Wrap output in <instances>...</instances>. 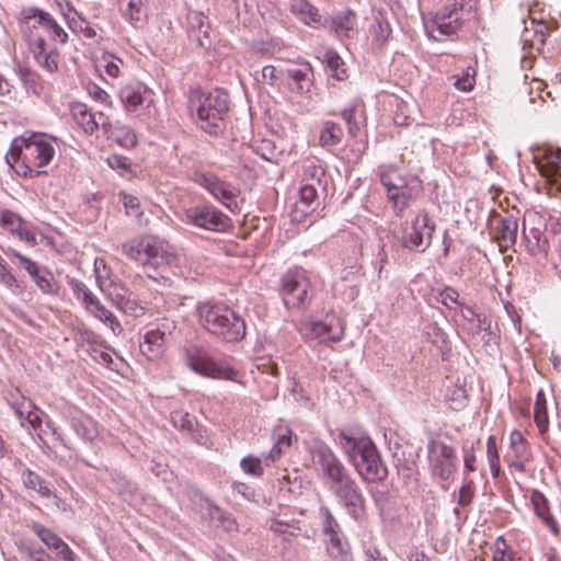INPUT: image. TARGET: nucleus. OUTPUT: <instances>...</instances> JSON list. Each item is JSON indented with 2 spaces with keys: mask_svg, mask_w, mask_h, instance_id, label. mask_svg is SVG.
<instances>
[{
  "mask_svg": "<svg viewBox=\"0 0 561 561\" xmlns=\"http://www.w3.org/2000/svg\"><path fill=\"white\" fill-rule=\"evenodd\" d=\"M42 21L44 23L45 33L48 34L53 41H59L61 44L67 43V33L49 13H47V18H42Z\"/></svg>",
  "mask_w": 561,
  "mask_h": 561,
  "instance_id": "obj_49",
  "label": "nucleus"
},
{
  "mask_svg": "<svg viewBox=\"0 0 561 561\" xmlns=\"http://www.w3.org/2000/svg\"><path fill=\"white\" fill-rule=\"evenodd\" d=\"M270 529L274 533L288 535V536H298L301 531V528L295 520H283V519H274L270 524Z\"/></svg>",
  "mask_w": 561,
  "mask_h": 561,
  "instance_id": "obj_51",
  "label": "nucleus"
},
{
  "mask_svg": "<svg viewBox=\"0 0 561 561\" xmlns=\"http://www.w3.org/2000/svg\"><path fill=\"white\" fill-rule=\"evenodd\" d=\"M522 239L530 255L547 257L550 248V240L546 231H542L539 228H530L527 230L524 225Z\"/></svg>",
  "mask_w": 561,
  "mask_h": 561,
  "instance_id": "obj_19",
  "label": "nucleus"
},
{
  "mask_svg": "<svg viewBox=\"0 0 561 561\" xmlns=\"http://www.w3.org/2000/svg\"><path fill=\"white\" fill-rule=\"evenodd\" d=\"M304 180H306L308 176L310 178V183H317L318 185L321 184V176L324 175V170L321 167H318L313 163L306 164L304 167Z\"/></svg>",
  "mask_w": 561,
  "mask_h": 561,
  "instance_id": "obj_64",
  "label": "nucleus"
},
{
  "mask_svg": "<svg viewBox=\"0 0 561 561\" xmlns=\"http://www.w3.org/2000/svg\"><path fill=\"white\" fill-rule=\"evenodd\" d=\"M324 61L332 71V76L337 80H344L346 75L345 64L343 59L334 50H328L324 54Z\"/></svg>",
  "mask_w": 561,
  "mask_h": 561,
  "instance_id": "obj_46",
  "label": "nucleus"
},
{
  "mask_svg": "<svg viewBox=\"0 0 561 561\" xmlns=\"http://www.w3.org/2000/svg\"><path fill=\"white\" fill-rule=\"evenodd\" d=\"M21 478L25 488L36 491L43 497H51L53 490L49 484L36 472L24 469Z\"/></svg>",
  "mask_w": 561,
  "mask_h": 561,
  "instance_id": "obj_32",
  "label": "nucleus"
},
{
  "mask_svg": "<svg viewBox=\"0 0 561 561\" xmlns=\"http://www.w3.org/2000/svg\"><path fill=\"white\" fill-rule=\"evenodd\" d=\"M55 149L45 134H31L13 139L5 154L8 164H19L16 172L26 178L45 174L41 168L47 165L54 158Z\"/></svg>",
  "mask_w": 561,
  "mask_h": 561,
  "instance_id": "obj_1",
  "label": "nucleus"
},
{
  "mask_svg": "<svg viewBox=\"0 0 561 561\" xmlns=\"http://www.w3.org/2000/svg\"><path fill=\"white\" fill-rule=\"evenodd\" d=\"M355 470L363 481L367 483H381L388 477V468L381 460L380 454H377L368 461H363Z\"/></svg>",
  "mask_w": 561,
  "mask_h": 561,
  "instance_id": "obj_20",
  "label": "nucleus"
},
{
  "mask_svg": "<svg viewBox=\"0 0 561 561\" xmlns=\"http://www.w3.org/2000/svg\"><path fill=\"white\" fill-rule=\"evenodd\" d=\"M317 186L314 183H305L299 188V201L296 204L297 210L308 214L314 210L317 199Z\"/></svg>",
  "mask_w": 561,
  "mask_h": 561,
  "instance_id": "obj_35",
  "label": "nucleus"
},
{
  "mask_svg": "<svg viewBox=\"0 0 561 561\" xmlns=\"http://www.w3.org/2000/svg\"><path fill=\"white\" fill-rule=\"evenodd\" d=\"M123 253L130 260L140 263L149 278L163 277L162 271L173 259L168 244L154 236L133 239L122 247Z\"/></svg>",
  "mask_w": 561,
  "mask_h": 561,
  "instance_id": "obj_4",
  "label": "nucleus"
},
{
  "mask_svg": "<svg viewBox=\"0 0 561 561\" xmlns=\"http://www.w3.org/2000/svg\"><path fill=\"white\" fill-rule=\"evenodd\" d=\"M435 224L431 221L428 213L421 210L412 220L411 231L400 239V245L409 251L425 252L432 244Z\"/></svg>",
  "mask_w": 561,
  "mask_h": 561,
  "instance_id": "obj_10",
  "label": "nucleus"
},
{
  "mask_svg": "<svg viewBox=\"0 0 561 561\" xmlns=\"http://www.w3.org/2000/svg\"><path fill=\"white\" fill-rule=\"evenodd\" d=\"M42 18H47V12L35 7L25 8L20 14V33L27 44L31 53L41 54L43 45L46 44L44 39L45 28Z\"/></svg>",
  "mask_w": 561,
  "mask_h": 561,
  "instance_id": "obj_8",
  "label": "nucleus"
},
{
  "mask_svg": "<svg viewBox=\"0 0 561 561\" xmlns=\"http://www.w3.org/2000/svg\"><path fill=\"white\" fill-rule=\"evenodd\" d=\"M341 116L343 117V119L345 121V123L347 125V131H348L350 136L355 138L359 131V125L355 119V106L344 108L341 112Z\"/></svg>",
  "mask_w": 561,
  "mask_h": 561,
  "instance_id": "obj_58",
  "label": "nucleus"
},
{
  "mask_svg": "<svg viewBox=\"0 0 561 561\" xmlns=\"http://www.w3.org/2000/svg\"><path fill=\"white\" fill-rule=\"evenodd\" d=\"M31 277L43 294H57L59 289L58 283L48 268L39 266Z\"/></svg>",
  "mask_w": 561,
  "mask_h": 561,
  "instance_id": "obj_34",
  "label": "nucleus"
},
{
  "mask_svg": "<svg viewBox=\"0 0 561 561\" xmlns=\"http://www.w3.org/2000/svg\"><path fill=\"white\" fill-rule=\"evenodd\" d=\"M438 301H440L448 309H453L450 304L456 305L457 308H454L455 311L460 309V305H463L459 301V293L451 287H446L439 293Z\"/></svg>",
  "mask_w": 561,
  "mask_h": 561,
  "instance_id": "obj_57",
  "label": "nucleus"
},
{
  "mask_svg": "<svg viewBox=\"0 0 561 561\" xmlns=\"http://www.w3.org/2000/svg\"><path fill=\"white\" fill-rule=\"evenodd\" d=\"M8 402L13 409L16 417L20 420L21 425L25 426L27 415L33 411V409H35L33 401L22 396L19 390H15L14 393H10Z\"/></svg>",
  "mask_w": 561,
  "mask_h": 561,
  "instance_id": "obj_33",
  "label": "nucleus"
},
{
  "mask_svg": "<svg viewBox=\"0 0 561 561\" xmlns=\"http://www.w3.org/2000/svg\"><path fill=\"white\" fill-rule=\"evenodd\" d=\"M37 65L48 71L49 73L55 72L58 69L57 57L58 54L56 48H48L47 44L43 45L41 54L32 53Z\"/></svg>",
  "mask_w": 561,
  "mask_h": 561,
  "instance_id": "obj_43",
  "label": "nucleus"
},
{
  "mask_svg": "<svg viewBox=\"0 0 561 561\" xmlns=\"http://www.w3.org/2000/svg\"><path fill=\"white\" fill-rule=\"evenodd\" d=\"M457 314L460 316L459 325L471 336L479 335L482 331L488 333L490 336L492 333L491 321L486 317H481L471 307L467 305H460V309L456 310Z\"/></svg>",
  "mask_w": 561,
  "mask_h": 561,
  "instance_id": "obj_16",
  "label": "nucleus"
},
{
  "mask_svg": "<svg viewBox=\"0 0 561 561\" xmlns=\"http://www.w3.org/2000/svg\"><path fill=\"white\" fill-rule=\"evenodd\" d=\"M446 400L454 411H459L467 405L468 393L463 385L455 383L446 390Z\"/></svg>",
  "mask_w": 561,
  "mask_h": 561,
  "instance_id": "obj_41",
  "label": "nucleus"
},
{
  "mask_svg": "<svg viewBox=\"0 0 561 561\" xmlns=\"http://www.w3.org/2000/svg\"><path fill=\"white\" fill-rule=\"evenodd\" d=\"M434 23L440 34L455 35L461 27V16H456L455 12H445L442 10L436 14Z\"/></svg>",
  "mask_w": 561,
  "mask_h": 561,
  "instance_id": "obj_30",
  "label": "nucleus"
},
{
  "mask_svg": "<svg viewBox=\"0 0 561 561\" xmlns=\"http://www.w3.org/2000/svg\"><path fill=\"white\" fill-rule=\"evenodd\" d=\"M123 204L126 209V214L130 217L139 219L142 215L140 210V204L137 197L131 195H124Z\"/></svg>",
  "mask_w": 561,
  "mask_h": 561,
  "instance_id": "obj_62",
  "label": "nucleus"
},
{
  "mask_svg": "<svg viewBox=\"0 0 561 561\" xmlns=\"http://www.w3.org/2000/svg\"><path fill=\"white\" fill-rule=\"evenodd\" d=\"M287 78L291 79L295 84V90L302 94L310 91L312 85V69L309 64L299 67L288 68L286 70Z\"/></svg>",
  "mask_w": 561,
  "mask_h": 561,
  "instance_id": "obj_24",
  "label": "nucleus"
},
{
  "mask_svg": "<svg viewBox=\"0 0 561 561\" xmlns=\"http://www.w3.org/2000/svg\"><path fill=\"white\" fill-rule=\"evenodd\" d=\"M185 217L187 222L211 231H225L231 226L230 218L210 205L188 208Z\"/></svg>",
  "mask_w": 561,
  "mask_h": 561,
  "instance_id": "obj_13",
  "label": "nucleus"
},
{
  "mask_svg": "<svg viewBox=\"0 0 561 561\" xmlns=\"http://www.w3.org/2000/svg\"><path fill=\"white\" fill-rule=\"evenodd\" d=\"M85 310L94 318L108 325L111 330L116 334L122 331V325L116 317L105 308V306L95 296L91 301L84 306Z\"/></svg>",
  "mask_w": 561,
  "mask_h": 561,
  "instance_id": "obj_22",
  "label": "nucleus"
},
{
  "mask_svg": "<svg viewBox=\"0 0 561 561\" xmlns=\"http://www.w3.org/2000/svg\"><path fill=\"white\" fill-rule=\"evenodd\" d=\"M474 496V482L470 480L459 489L457 503L459 506L466 507L471 504Z\"/></svg>",
  "mask_w": 561,
  "mask_h": 561,
  "instance_id": "obj_60",
  "label": "nucleus"
},
{
  "mask_svg": "<svg viewBox=\"0 0 561 561\" xmlns=\"http://www.w3.org/2000/svg\"><path fill=\"white\" fill-rule=\"evenodd\" d=\"M290 10L308 25H316L321 22L319 10L307 0H294Z\"/></svg>",
  "mask_w": 561,
  "mask_h": 561,
  "instance_id": "obj_29",
  "label": "nucleus"
},
{
  "mask_svg": "<svg viewBox=\"0 0 561 561\" xmlns=\"http://www.w3.org/2000/svg\"><path fill=\"white\" fill-rule=\"evenodd\" d=\"M341 448L354 468L379 454L374 442L367 436H353L342 431L337 435Z\"/></svg>",
  "mask_w": 561,
  "mask_h": 561,
  "instance_id": "obj_12",
  "label": "nucleus"
},
{
  "mask_svg": "<svg viewBox=\"0 0 561 561\" xmlns=\"http://www.w3.org/2000/svg\"><path fill=\"white\" fill-rule=\"evenodd\" d=\"M199 324L211 335L236 343L244 339L247 325L244 319L225 304L201 302L197 306Z\"/></svg>",
  "mask_w": 561,
  "mask_h": 561,
  "instance_id": "obj_2",
  "label": "nucleus"
},
{
  "mask_svg": "<svg viewBox=\"0 0 561 561\" xmlns=\"http://www.w3.org/2000/svg\"><path fill=\"white\" fill-rule=\"evenodd\" d=\"M327 552L331 561H354L351 546L345 536L328 539Z\"/></svg>",
  "mask_w": 561,
  "mask_h": 561,
  "instance_id": "obj_27",
  "label": "nucleus"
},
{
  "mask_svg": "<svg viewBox=\"0 0 561 561\" xmlns=\"http://www.w3.org/2000/svg\"><path fill=\"white\" fill-rule=\"evenodd\" d=\"M355 20V14L351 11H347L332 19L331 28L334 30V32L339 35L351 37V33L354 32Z\"/></svg>",
  "mask_w": 561,
  "mask_h": 561,
  "instance_id": "obj_42",
  "label": "nucleus"
},
{
  "mask_svg": "<svg viewBox=\"0 0 561 561\" xmlns=\"http://www.w3.org/2000/svg\"><path fill=\"white\" fill-rule=\"evenodd\" d=\"M241 469L253 477H261L263 474V467L261 460L253 456L244 457L240 462Z\"/></svg>",
  "mask_w": 561,
  "mask_h": 561,
  "instance_id": "obj_56",
  "label": "nucleus"
},
{
  "mask_svg": "<svg viewBox=\"0 0 561 561\" xmlns=\"http://www.w3.org/2000/svg\"><path fill=\"white\" fill-rule=\"evenodd\" d=\"M427 449L433 474L442 480H448L456 469L455 448L442 439H432Z\"/></svg>",
  "mask_w": 561,
  "mask_h": 561,
  "instance_id": "obj_11",
  "label": "nucleus"
},
{
  "mask_svg": "<svg viewBox=\"0 0 561 561\" xmlns=\"http://www.w3.org/2000/svg\"><path fill=\"white\" fill-rule=\"evenodd\" d=\"M187 365L197 374L215 379H232L236 371L228 365L216 360L204 347L190 344L185 347Z\"/></svg>",
  "mask_w": 561,
  "mask_h": 561,
  "instance_id": "obj_7",
  "label": "nucleus"
},
{
  "mask_svg": "<svg viewBox=\"0 0 561 561\" xmlns=\"http://www.w3.org/2000/svg\"><path fill=\"white\" fill-rule=\"evenodd\" d=\"M474 75H476L474 70L471 67H468L463 71L461 77H454L455 78L454 85L456 87V89H458L460 91H465V92L471 91L476 83Z\"/></svg>",
  "mask_w": 561,
  "mask_h": 561,
  "instance_id": "obj_55",
  "label": "nucleus"
},
{
  "mask_svg": "<svg viewBox=\"0 0 561 561\" xmlns=\"http://www.w3.org/2000/svg\"><path fill=\"white\" fill-rule=\"evenodd\" d=\"M530 500L536 515L542 519V522L551 529L554 535H558L559 526L549 512L548 501L545 495L541 492L535 490L531 493Z\"/></svg>",
  "mask_w": 561,
  "mask_h": 561,
  "instance_id": "obj_25",
  "label": "nucleus"
},
{
  "mask_svg": "<svg viewBox=\"0 0 561 561\" xmlns=\"http://www.w3.org/2000/svg\"><path fill=\"white\" fill-rule=\"evenodd\" d=\"M71 427L84 442H92L98 436L95 422L90 417H72Z\"/></svg>",
  "mask_w": 561,
  "mask_h": 561,
  "instance_id": "obj_36",
  "label": "nucleus"
},
{
  "mask_svg": "<svg viewBox=\"0 0 561 561\" xmlns=\"http://www.w3.org/2000/svg\"><path fill=\"white\" fill-rule=\"evenodd\" d=\"M534 420L537 424L539 433L543 435L548 431L549 419L547 412L546 396L542 390H540L536 396Z\"/></svg>",
  "mask_w": 561,
  "mask_h": 561,
  "instance_id": "obj_40",
  "label": "nucleus"
},
{
  "mask_svg": "<svg viewBox=\"0 0 561 561\" xmlns=\"http://www.w3.org/2000/svg\"><path fill=\"white\" fill-rule=\"evenodd\" d=\"M490 229L493 239L502 250L510 249L516 243L518 220L515 216L494 213L490 220Z\"/></svg>",
  "mask_w": 561,
  "mask_h": 561,
  "instance_id": "obj_14",
  "label": "nucleus"
},
{
  "mask_svg": "<svg viewBox=\"0 0 561 561\" xmlns=\"http://www.w3.org/2000/svg\"><path fill=\"white\" fill-rule=\"evenodd\" d=\"M328 489L344 505L347 514L354 519H359L365 513V497L350 473L329 485Z\"/></svg>",
  "mask_w": 561,
  "mask_h": 561,
  "instance_id": "obj_9",
  "label": "nucleus"
},
{
  "mask_svg": "<svg viewBox=\"0 0 561 561\" xmlns=\"http://www.w3.org/2000/svg\"><path fill=\"white\" fill-rule=\"evenodd\" d=\"M373 34L379 46H382L391 35L389 22L383 19H377L376 24L373 27Z\"/></svg>",
  "mask_w": 561,
  "mask_h": 561,
  "instance_id": "obj_54",
  "label": "nucleus"
},
{
  "mask_svg": "<svg viewBox=\"0 0 561 561\" xmlns=\"http://www.w3.org/2000/svg\"><path fill=\"white\" fill-rule=\"evenodd\" d=\"M68 26L73 32L82 33L87 38H94L96 36L94 28L81 16L68 18Z\"/></svg>",
  "mask_w": 561,
  "mask_h": 561,
  "instance_id": "obj_53",
  "label": "nucleus"
},
{
  "mask_svg": "<svg viewBox=\"0 0 561 561\" xmlns=\"http://www.w3.org/2000/svg\"><path fill=\"white\" fill-rule=\"evenodd\" d=\"M0 222L3 229L12 234H18L25 221L16 214L10 210H3L1 213Z\"/></svg>",
  "mask_w": 561,
  "mask_h": 561,
  "instance_id": "obj_50",
  "label": "nucleus"
},
{
  "mask_svg": "<svg viewBox=\"0 0 561 561\" xmlns=\"http://www.w3.org/2000/svg\"><path fill=\"white\" fill-rule=\"evenodd\" d=\"M147 88L142 85L124 87L119 91V99L128 112H136L145 102Z\"/></svg>",
  "mask_w": 561,
  "mask_h": 561,
  "instance_id": "obj_28",
  "label": "nucleus"
},
{
  "mask_svg": "<svg viewBox=\"0 0 561 561\" xmlns=\"http://www.w3.org/2000/svg\"><path fill=\"white\" fill-rule=\"evenodd\" d=\"M67 283L72 290L73 296L82 302L83 306H85L89 301H91L95 295L88 288V286L77 279V278H67Z\"/></svg>",
  "mask_w": 561,
  "mask_h": 561,
  "instance_id": "obj_48",
  "label": "nucleus"
},
{
  "mask_svg": "<svg viewBox=\"0 0 561 561\" xmlns=\"http://www.w3.org/2000/svg\"><path fill=\"white\" fill-rule=\"evenodd\" d=\"M424 334L439 350L448 348V336L436 323H428L424 328Z\"/></svg>",
  "mask_w": 561,
  "mask_h": 561,
  "instance_id": "obj_47",
  "label": "nucleus"
},
{
  "mask_svg": "<svg viewBox=\"0 0 561 561\" xmlns=\"http://www.w3.org/2000/svg\"><path fill=\"white\" fill-rule=\"evenodd\" d=\"M310 456L318 477L327 488L348 473L332 448L322 440L318 439L312 443Z\"/></svg>",
  "mask_w": 561,
  "mask_h": 561,
  "instance_id": "obj_6",
  "label": "nucleus"
},
{
  "mask_svg": "<svg viewBox=\"0 0 561 561\" xmlns=\"http://www.w3.org/2000/svg\"><path fill=\"white\" fill-rule=\"evenodd\" d=\"M188 104L191 114L202 130L215 136L222 131L224 118L229 111V96L226 91H195L191 94Z\"/></svg>",
  "mask_w": 561,
  "mask_h": 561,
  "instance_id": "obj_3",
  "label": "nucleus"
},
{
  "mask_svg": "<svg viewBox=\"0 0 561 561\" xmlns=\"http://www.w3.org/2000/svg\"><path fill=\"white\" fill-rule=\"evenodd\" d=\"M119 11L123 18L134 27H138L142 22V1L141 0H119Z\"/></svg>",
  "mask_w": 561,
  "mask_h": 561,
  "instance_id": "obj_31",
  "label": "nucleus"
},
{
  "mask_svg": "<svg viewBox=\"0 0 561 561\" xmlns=\"http://www.w3.org/2000/svg\"><path fill=\"white\" fill-rule=\"evenodd\" d=\"M174 328L175 327L173 323H162L157 329H152L146 332L144 339L149 344L154 346V351H160L162 353V347L171 335V329Z\"/></svg>",
  "mask_w": 561,
  "mask_h": 561,
  "instance_id": "obj_38",
  "label": "nucleus"
},
{
  "mask_svg": "<svg viewBox=\"0 0 561 561\" xmlns=\"http://www.w3.org/2000/svg\"><path fill=\"white\" fill-rule=\"evenodd\" d=\"M7 254L14 256L18 260V262L21 265V267H23L27 272V274L30 276L35 274L36 270L39 267V265L36 262H34L31 259L22 255L20 252H18L14 249H9L7 251Z\"/></svg>",
  "mask_w": 561,
  "mask_h": 561,
  "instance_id": "obj_59",
  "label": "nucleus"
},
{
  "mask_svg": "<svg viewBox=\"0 0 561 561\" xmlns=\"http://www.w3.org/2000/svg\"><path fill=\"white\" fill-rule=\"evenodd\" d=\"M279 291L287 309H305L311 300V283L306 271L297 267L285 273Z\"/></svg>",
  "mask_w": 561,
  "mask_h": 561,
  "instance_id": "obj_5",
  "label": "nucleus"
},
{
  "mask_svg": "<svg viewBox=\"0 0 561 561\" xmlns=\"http://www.w3.org/2000/svg\"><path fill=\"white\" fill-rule=\"evenodd\" d=\"M508 546L505 539L499 537L493 547V561H513V558L507 556Z\"/></svg>",
  "mask_w": 561,
  "mask_h": 561,
  "instance_id": "obj_61",
  "label": "nucleus"
},
{
  "mask_svg": "<svg viewBox=\"0 0 561 561\" xmlns=\"http://www.w3.org/2000/svg\"><path fill=\"white\" fill-rule=\"evenodd\" d=\"M108 297L116 304L123 306L124 301L129 298V290L122 283L112 282L107 287Z\"/></svg>",
  "mask_w": 561,
  "mask_h": 561,
  "instance_id": "obj_52",
  "label": "nucleus"
},
{
  "mask_svg": "<svg viewBox=\"0 0 561 561\" xmlns=\"http://www.w3.org/2000/svg\"><path fill=\"white\" fill-rule=\"evenodd\" d=\"M196 182L227 207H230L231 202H233L239 194V190L236 186L210 172L198 174Z\"/></svg>",
  "mask_w": 561,
  "mask_h": 561,
  "instance_id": "obj_15",
  "label": "nucleus"
},
{
  "mask_svg": "<svg viewBox=\"0 0 561 561\" xmlns=\"http://www.w3.org/2000/svg\"><path fill=\"white\" fill-rule=\"evenodd\" d=\"M319 515L322 520V531L328 537V539L344 536L340 527V524L337 523V520L335 519V517L333 516L332 512L328 506H320Z\"/></svg>",
  "mask_w": 561,
  "mask_h": 561,
  "instance_id": "obj_37",
  "label": "nucleus"
},
{
  "mask_svg": "<svg viewBox=\"0 0 561 561\" xmlns=\"http://www.w3.org/2000/svg\"><path fill=\"white\" fill-rule=\"evenodd\" d=\"M187 22L192 30H196L198 32L196 37L199 46L205 48L209 47L211 45V41L208 34L209 24L204 13L201 11L191 10L187 13Z\"/></svg>",
  "mask_w": 561,
  "mask_h": 561,
  "instance_id": "obj_23",
  "label": "nucleus"
},
{
  "mask_svg": "<svg viewBox=\"0 0 561 561\" xmlns=\"http://www.w3.org/2000/svg\"><path fill=\"white\" fill-rule=\"evenodd\" d=\"M232 490L237 494L241 495L244 500L250 502H257V492L254 488L243 483V482H233Z\"/></svg>",
  "mask_w": 561,
  "mask_h": 561,
  "instance_id": "obj_63",
  "label": "nucleus"
},
{
  "mask_svg": "<svg viewBox=\"0 0 561 561\" xmlns=\"http://www.w3.org/2000/svg\"><path fill=\"white\" fill-rule=\"evenodd\" d=\"M30 528L49 549H58V546H60V542L62 541V539L58 537L51 529L45 527L38 522H32Z\"/></svg>",
  "mask_w": 561,
  "mask_h": 561,
  "instance_id": "obj_44",
  "label": "nucleus"
},
{
  "mask_svg": "<svg viewBox=\"0 0 561 561\" xmlns=\"http://www.w3.org/2000/svg\"><path fill=\"white\" fill-rule=\"evenodd\" d=\"M421 183L417 182L414 186H408L404 181L401 183L400 188L393 187L390 195V201L393 202L394 208L400 213L407 208L411 201H413L421 191Z\"/></svg>",
  "mask_w": 561,
  "mask_h": 561,
  "instance_id": "obj_26",
  "label": "nucleus"
},
{
  "mask_svg": "<svg viewBox=\"0 0 561 561\" xmlns=\"http://www.w3.org/2000/svg\"><path fill=\"white\" fill-rule=\"evenodd\" d=\"M101 126L107 138L112 139L124 148H133L137 144L135 131L119 121L111 122L107 117L102 121Z\"/></svg>",
  "mask_w": 561,
  "mask_h": 561,
  "instance_id": "obj_17",
  "label": "nucleus"
},
{
  "mask_svg": "<svg viewBox=\"0 0 561 561\" xmlns=\"http://www.w3.org/2000/svg\"><path fill=\"white\" fill-rule=\"evenodd\" d=\"M171 421L174 427L187 433L198 444L205 445L208 440L206 431L198 424L196 417L184 411H173Z\"/></svg>",
  "mask_w": 561,
  "mask_h": 561,
  "instance_id": "obj_18",
  "label": "nucleus"
},
{
  "mask_svg": "<svg viewBox=\"0 0 561 561\" xmlns=\"http://www.w3.org/2000/svg\"><path fill=\"white\" fill-rule=\"evenodd\" d=\"M342 127L334 122H325L320 133L319 142L322 147H333L341 142Z\"/></svg>",
  "mask_w": 561,
  "mask_h": 561,
  "instance_id": "obj_39",
  "label": "nucleus"
},
{
  "mask_svg": "<svg viewBox=\"0 0 561 561\" xmlns=\"http://www.w3.org/2000/svg\"><path fill=\"white\" fill-rule=\"evenodd\" d=\"M71 114L77 124L84 130V133L92 135L101 126L102 121L105 119L102 113L99 118L89 112L85 104L77 103L71 107Z\"/></svg>",
  "mask_w": 561,
  "mask_h": 561,
  "instance_id": "obj_21",
  "label": "nucleus"
},
{
  "mask_svg": "<svg viewBox=\"0 0 561 561\" xmlns=\"http://www.w3.org/2000/svg\"><path fill=\"white\" fill-rule=\"evenodd\" d=\"M18 76L27 90H31L35 94H38L42 91V79L38 73L31 68L20 66L18 68Z\"/></svg>",
  "mask_w": 561,
  "mask_h": 561,
  "instance_id": "obj_45",
  "label": "nucleus"
}]
</instances>
